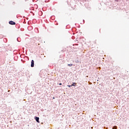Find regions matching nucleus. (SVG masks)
Masks as SVG:
<instances>
[{"instance_id": "nucleus-2", "label": "nucleus", "mask_w": 129, "mask_h": 129, "mask_svg": "<svg viewBox=\"0 0 129 129\" xmlns=\"http://www.w3.org/2000/svg\"><path fill=\"white\" fill-rule=\"evenodd\" d=\"M9 25H12V26H14L16 25V22L13 21H10L9 22Z\"/></svg>"}, {"instance_id": "nucleus-9", "label": "nucleus", "mask_w": 129, "mask_h": 129, "mask_svg": "<svg viewBox=\"0 0 129 129\" xmlns=\"http://www.w3.org/2000/svg\"><path fill=\"white\" fill-rule=\"evenodd\" d=\"M80 61H79V60H76V63H80Z\"/></svg>"}, {"instance_id": "nucleus-4", "label": "nucleus", "mask_w": 129, "mask_h": 129, "mask_svg": "<svg viewBox=\"0 0 129 129\" xmlns=\"http://www.w3.org/2000/svg\"><path fill=\"white\" fill-rule=\"evenodd\" d=\"M68 66H69V67H72V66H73V64H68Z\"/></svg>"}, {"instance_id": "nucleus-1", "label": "nucleus", "mask_w": 129, "mask_h": 129, "mask_svg": "<svg viewBox=\"0 0 129 129\" xmlns=\"http://www.w3.org/2000/svg\"><path fill=\"white\" fill-rule=\"evenodd\" d=\"M35 66V61L33 59L31 60V67L33 68Z\"/></svg>"}, {"instance_id": "nucleus-14", "label": "nucleus", "mask_w": 129, "mask_h": 129, "mask_svg": "<svg viewBox=\"0 0 129 129\" xmlns=\"http://www.w3.org/2000/svg\"><path fill=\"white\" fill-rule=\"evenodd\" d=\"M13 5H15V2H13Z\"/></svg>"}, {"instance_id": "nucleus-7", "label": "nucleus", "mask_w": 129, "mask_h": 129, "mask_svg": "<svg viewBox=\"0 0 129 129\" xmlns=\"http://www.w3.org/2000/svg\"><path fill=\"white\" fill-rule=\"evenodd\" d=\"M28 29H30V30H33V27L30 26L29 27H28Z\"/></svg>"}, {"instance_id": "nucleus-8", "label": "nucleus", "mask_w": 129, "mask_h": 129, "mask_svg": "<svg viewBox=\"0 0 129 129\" xmlns=\"http://www.w3.org/2000/svg\"><path fill=\"white\" fill-rule=\"evenodd\" d=\"M20 39V37L17 38V40L18 42H20V40H19Z\"/></svg>"}, {"instance_id": "nucleus-3", "label": "nucleus", "mask_w": 129, "mask_h": 129, "mask_svg": "<svg viewBox=\"0 0 129 129\" xmlns=\"http://www.w3.org/2000/svg\"><path fill=\"white\" fill-rule=\"evenodd\" d=\"M34 119H35V120L37 122H38V123L40 122V120H39L40 118L39 117L35 116Z\"/></svg>"}, {"instance_id": "nucleus-15", "label": "nucleus", "mask_w": 129, "mask_h": 129, "mask_svg": "<svg viewBox=\"0 0 129 129\" xmlns=\"http://www.w3.org/2000/svg\"><path fill=\"white\" fill-rule=\"evenodd\" d=\"M53 99H55V98L54 97H53Z\"/></svg>"}, {"instance_id": "nucleus-6", "label": "nucleus", "mask_w": 129, "mask_h": 129, "mask_svg": "<svg viewBox=\"0 0 129 129\" xmlns=\"http://www.w3.org/2000/svg\"><path fill=\"white\" fill-rule=\"evenodd\" d=\"M117 126H114L112 127V129H117Z\"/></svg>"}, {"instance_id": "nucleus-13", "label": "nucleus", "mask_w": 129, "mask_h": 129, "mask_svg": "<svg viewBox=\"0 0 129 129\" xmlns=\"http://www.w3.org/2000/svg\"><path fill=\"white\" fill-rule=\"evenodd\" d=\"M59 85H62V83H59Z\"/></svg>"}, {"instance_id": "nucleus-11", "label": "nucleus", "mask_w": 129, "mask_h": 129, "mask_svg": "<svg viewBox=\"0 0 129 129\" xmlns=\"http://www.w3.org/2000/svg\"><path fill=\"white\" fill-rule=\"evenodd\" d=\"M83 23H85V20H83Z\"/></svg>"}, {"instance_id": "nucleus-5", "label": "nucleus", "mask_w": 129, "mask_h": 129, "mask_svg": "<svg viewBox=\"0 0 129 129\" xmlns=\"http://www.w3.org/2000/svg\"><path fill=\"white\" fill-rule=\"evenodd\" d=\"M76 83H73V84H72V86H76Z\"/></svg>"}, {"instance_id": "nucleus-10", "label": "nucleus", "mask_w": 129, "mask_h": 129, "mask_svg": "<svg viewBox=\"0 0 129 129\" xmlns=\"http://www.w3.org/2000/svg\"><path fill=\"white\" fill-rule=\"evenodd\" d=\"M67 86L68 87H72V85H67Z\"/></svg>"}, {"instance_id": "nucleus-12", "label": "nucleus", "mask_w": 129, "mask_h": 129, "mask_svg": "<svg viewBox=\"0 0 129 129\" xmlns=\"http://www.w3.org/2000/svg\"><path fill=\"white\" fill-rule=\"evenodd\" d=\"M119 0H115V2H118Z\"/></svg>"}]
</instances>
